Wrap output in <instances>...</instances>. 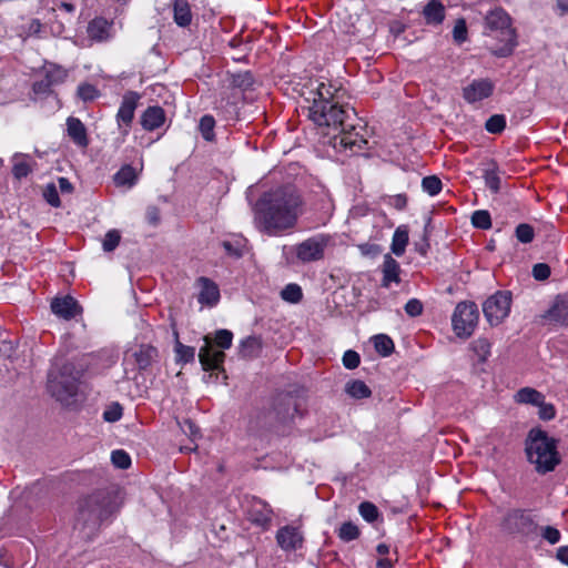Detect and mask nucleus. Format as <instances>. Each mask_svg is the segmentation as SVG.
I'll use <instances>...</instances> for the list:
<instances>
[{"label":"nucleus","mask_w":568,"mask_h":568,"mask_svg":"<svg viewBox=\"0 0 568 568\" xmlns=\"http://www.w3.org/2000/svg\"><path fill=\"white\" fill-rule=\"evenodd\" d=\"M214 341L222 349H229L232 346L233 334L229 329H219L215 332Z\"/></svg>","instance_id":"44"},{"label":"nucleus","mask_w":568,"mask_h":568,"mask_svg":"<svg viewBox=\"0 0 568 568\" xmlns=\"http://www.w3.org/2000/svg\"><path fill=\"white\" fill-rule=\"evenodd\" d=\"M359 514L368 523H373L378 517L377 507L368 501H364L359 505Z\"/></svg>","instance_id":"45"},{"label":"nucleus","mask_w":568,"mask_h":568,"mask_svg":"<svg viewBox=\"0 0 568 568\" xmlns=\"http://www.w3.org/2000/svg\"><path fill=\"white\" fill-rule=\"evenodd\" d=\"M471 223L475 227L488 230L491 226L490 215L484 210L476 211L473 213Z\"/></svg>","instance_id":"41"},{"label":"nucleus","mask_w":568,"mask_h":568,"mask_svg":"<svg viewBox=\"0 0 568 568\" xmlns=\"http://www.w3.org/2000/svg\"><path fill=\"white\" fill-rule=\"evenodd\" d=\"M335 246V236L328 233H316L290 248L292 263L308 264L325 257L326 251Z\"/></svg>","instance_id":"7"},{"label":"nucleus","mask_w":568,"mask_h":568,"mask_svg":"<svg viewBox=\"0 0 568 568\" xmlns=\"http://www.w3.org/2000/svg\"><path fill=\"white\" fill-rule=\"evenodd\" d=\"M136 181H138V172L131 165L122 166L114 174V183L118 186L132 187L136 183Z\"/></svg>","instance_id":"28"},{"label":"nucleus","mask_w":568,"mask_h":568,"mask_svg":"<svg viewBox=\"0 0 568 568\" xmlns=\"http://www.w3.org/2000/svg\"><path fill=\"white\" fill-rule=\"evenodd\" d=\"M277 546L285 552L297 551L304 546V532L300 526L285 525L277 529L275 536Z\"/></svg>","instance_id":"13"},{"label":"nucleus","mask_w":568,"mask_h":568,"mask_svg":"<svg viewBox=\"0 0 568 568\" xmlns=\"http://www.w3.org/2000/svg\"><path fill=\"white\" fill-rule=\"evenodd\" d=\"M408 244V230L405 225L398 226L392 239L390 251L396 256H402L405 253Z\"/></svg>","instance_id":"25"},{"label":"nucleus","mask_w":568,"mask_h":568,"mask_svg":"<svg viewBox=\"0 0 568 568\" xmlns=\"http://www.w3.org/2000/svg\"><path fill=\"white\" fill-rule=\"evenodd\" d=\"M453 37L456 42L462 43L467 38V27L463 19L457 20L453 30Z\"/></svg>","instance_id":"53"},{"label":"nucleus","mask_w":568,"mask_h":568,"mask_svg":"<svg viewBox=\"0 0 568 568\" xmlns=\"http://www.w3.org/2000/svg\"><path fill=\"white\" fill-rule=\"evenodd\" d=\"M532 275L538 281L547 280L550 275V267L545 263H538L532 267Z\"/></svg>","instance_id":"57"},{"label":"nucleus","mask_w":568,"mask_h":568,"mask_svg":"<svg viewBox=\"0 0 568 568\" xmlns=\"http://www.w3.org/2000/svg\"><path fill=\"white\" fill-rule=\"evenodd\" d=\"M281 297L288 303H298L303 297V292L300 285L291 283L282 290Z\"/></svg>","instance_id":"35"},{"label":"nucleus","mask_w":568,"mask_h":568,"mask_svg":"<svg viewBox=\"0 0 568 568\" xmlns=\"http://www.w3.org/2000/svg\"><path fill=\"white\" fill-rule=\"evenodd\" d=\"M381 271L383 274L382 277V286L385 288H389L392 284L400 283V265L399 263L390 255L385 254L384 261L381 266Z\"/></svg>","instance_id":"20"},{"label":"nucleus","mask_w":568,"mask_h":568,"mask_svg":"<svg viewBox=\"0 0 568 568\" xmlns=\"http://www.w3.org/2000/svg\"><path fill=\"white\" fill-rule=\"evenodd\" d=\"M485 33L499 38L503 45L496 53L500 57L510 54L517 44L516 32L511 27V18L503 8H496L487 13L485 17Z\"/></svg>","instance_id":"5"},{"label":"nucleus","mask_w":568,"mask_h":568,"mask_svg":"<svg viewBox=\"0 0 568 568\" xmlns=\"http://www.w3.org/2000/svg\"><path fill=\"white\" fill-rule=\"evenodd\" d=\"M111 460L113 465L120 469H126L131 465V458L129 454L122 449L112 452Z\"/></svg>","instance_id":"43"},{"label":"nucleus","mask_w":568,"mask_h":568,"mask_svg":"<svg viewBox=\"0 0 568 568\" xmlns=\"http://www.w3.org/2000/svg\"><path fill=\"white\" fill-rule=\"evenodd\" d=\"M225 354L223 351H215L209 336L204 337V345L200 348L199 359L203 369H219L224 362Z\"/></svg>","instance_id":"18"},{"label":"nucleus","mask_w":568,"mask_h":568,"mask_svg":"<svg viewBox=\"0 0 568 568\" xmlns=\"http://www.w3.org/2000/svg\"><path fill=\"white\" fill-rule=\"evenodd\" d=\"M335 91L329 83L317 82L315 97L310 106V119L318 126L336 129L343 125L353 113L352 108H345L335 98Z\"/></svg>","instance_id":"2"},{"label":"nucleus","mask_w":568,"mask_h":568,"mask_svg":"<svg viewBox=\"0 0 568 568\" xmlns=\"http://www.w3.org/2000/svg\"><path fill=\"white\" fill-rule=\"evenodd\" d=\"M43 72L48 83L52 85L63 82L68 75L67 70L55 64L44 67Z\"/></svg>","instance_id":"32"},{"label":"nucleus","mask_w":568,"mask_h":568,"mask_svg":"<svg viewBox=\"0 0 568 568\" xmlns=\"http://www.w3.org/2000/svg\"><path fill=\"white\" fill-rule=\"evenodd\" d=\"M165 120V114L160 106L148 108L141 116V125L148 131H153L160 128Z\"/></svg>","instance_id":"22"},{"label":"nucleus","mask_w":568,"mask_h":568,"mask_svg":"<svg viewBox=\"0 0 568 568\" xmlns=\"http://www.w3.org/2000/svg\"><path fill=\"white\" fill-rule=\"evenodd\" d=\"M361 358L355 351H346L343 355V365L348 369H354L359 365Z\"/></svg>","instance_id":"52"},{"label":"nucleus","mask_w":568,"mask_h":568,"mask_svg":"<svg viewBox=\"0 0 568 568\" xmlns=\"http://www.w3.org/2000/svg\"><path fill=\"white\" fill-rule=\"evenodd\" d=\"M180 427L181 430L191 439L193 444L200 437V429L190 419H185L182 423H180Z\"/></svg>","instance_id":"50"},{"label":"nucleus","mask_w":568,"mask_h":568,"mask_svg":"<svg viewBox=\"0 0 568 568\" xmlns=\"http://www.w3.org/2000/svg\"><path fill=\"white\" fill-rule=\"evenodd\" d=\"M121 416H122V408L119 404H113V405L109 406L103 413V418L110 423L119 420L121 418Z\"/></svg>","instance_id":"54"},{"label":"nucleus","mask_w":568,"mask_h":568,"mask_svg":"<svg viewBox=\"0 0 568 568\" xmlns=\"http://www.w3.org/2000/svg\"><path fill=\"white\" fill-rule=\"evenodd\" d=\"M506 128V118L503 114L491 115L485 123V129L493 134L503 132Z\"/></svg>","instance_id":"37"},{"label":"nucleus","mask_w":568,"mask_h":568,"mask_svg":"<svg viewBox=\"0 0 568 568\" xmlns=\"http://www.w3.org/2000/svg\"><path fill=\"white\" fill-rule=\"evenodd\" d=\"M262 351V342L255 336H248L240 344V355L244 358H254L260 355Z\"/></svg>","instance_id":"26"},{"label":"nucleus","mask_w":568,"mask_h":568,"mask_svg":"<svg viewBox=\"0 0 568 568\" xmlns=\"http://www.w3.org/2000/svg\"><path fill=\"white\" fill-rule=\"evenodd\" d=\"M442 181L435 175L426 176L422 181L423 190L432 196L442 191Z\"/></svg>","instance_id":"40"},{"label":"nucleus","mask_w":568,"mask_h":568,"mask_svg":"<svg viewBox=\"0 0 568 568\" xmlns=\"http://www.w3.org/2000/svg\"><path fill=\"white\" fill-rule=\"evenodd\" d=\"M52 313L63 320L74 318L81 312L78 302L71 296L55 297L51 302Z\"/></svg>","instance_id":"19"},{"label":"nucleus","mask_w":568,"mask_h":568,"mask_svg":"<svg viewBox=\"0 0 568 568\" xmlns=\"http://www.w3.org/2000/svg\"><path fill=\"white\" fill-rule=\"evenodd\" d=\"M478 317V308L474 302L458 303L452 316L455 334L460 338H468L477 326Z\"/></svg>","instance_id":"8"},{"label":"nucleus","mask_w":568,"mask_h":568,"mask_svg":"<svg viewBox=\"0 0 568 568\" xmlns=\"http://www.w3.org/2000/svg\"><path fill=\"white\" fill-rule=\"evenodd\" d=\"M231 83L234 87L246 89L252 85L253 78L247 71L232 74Z\"/></svg>","instance_id":"49"},{"label":"nucleus","mask_w":568,"mask_h":568,"mask_svg":"<svg viewBox=\"0 0 568 568\" xmlns=\"http://www.w3.org/2000/svg\"><path fill=\"white\" fill-rule=\"evenodd\" d=\"M485 185L493 192L498 193L501 186L499 170L495 163L484 171Z\"/></svg>","instance_id":"31"},{"label":"nucleus","mask_w":568,"mask_h":568,"mask_svg":"<svg viewBox=\"0 0 568 568\" xmlns=\"http://www.w3.org/2000/svg\"><path fill=\"white\" fill-rule=\"evenodd\" d=\"M355 115V112L345 120L343 125H339L336 129H332L333 131H337L338 134H335L333 138L334 148L351 151L352 153H357L363 150L367 144V141L359 135L357 132H354V125L349 123L352 116Z\"/></svg>","instance_id":"11"},{"label":"nucleus","mask_w":568,"mask_h":568,"mask_svg":"<svg viewBox=\"0 0 568 568\" xmlns=\"http://www.w3.org/2000/svg\"><path fill=\"white\" fill-rule=\"evenodd\" d=\"M79 372L73 364L55 361L48 374V389L61 403H67L78 390Z\"/></svg>","instance_id":"4"},{"label":"nucleus","mask_w":568,"mask_h":568,"mask_svg":"<svg viewBox=\"0 0 568 568\" xmlns=\"http://www.w3.org/2000/svg\"><path fill=\"white\" fill-rule=\"evenodd\" d=\"M345 392L347 395L356 399L367 398L372 394L369 387L359 379H354L346 383Z\"/></svg>","instance_id":"30"},{"label":"nucleus","mask_w":568,"mask_h":568,"mask_svg":"<svg viewBox=\"0 0 568 568\" xmlns=\"http://www.w3.org/2000/svg\"><path fill=\"white\" fill-rule=\"evenodd\" d=\"M174 22L180 27H187L192 21V12L187 0H173Z\"/></svg>","instance_id":"24"},{"label":"nucleus","mask_w":568,"mask_h":568,"mask_svg":"<svg viewBox=\"0 0 568 568\" xmlns=\"http://www.w3.org/2000/svg\"><path fill=\"white\" fill-rule=\"evenodd\" d=\"M503 529L510 535L530 537L537 534L538 524L535 517L526 510H510L503 520Z\"/></svg>","instance_id":"10"},{"label":"nucleus","mask_w":568,"mask_h":568,"mask_svg":"<svg viewBox=\"0 0 568 568\" xmlns=\"http://www.w3.org/2000/svg\"><path fill=\"white\" fill-rule=\"evenodd\" d=\"M304 212V201L292 185L265 192L256 203L254 223L270 235L277 236L295 227Z\"/></svg>","instance_id":"1"},{"label":"nucleus","mask_w":568,"mask_h":568,"mask_svg":"<svg viewBox=\"0 0 568 568\" xmlns=\"http://www.w3.org/2000/svg\"><path fill=\"white\" fill-rule=\"evenodd\" d=\"M445 8L443 3L437 0H429L424 8V17L428 23H440L445 17Z\"/></svg>","instance_id":"27"},{"label":"nucleus","mask_w":568,"mask_h":568,"mask_svg":"<svg viewBox=\"0 0 568 568\" xmlns=\"http://www.w3.org/2000/svg\"><path fill=\"white\" fill-rule=\"evenodd\" d=\"M556 10L559 16L568 14V0H556Z\"/></svg>","instance_id":"64"},{"label":"nucleus","mask_w":568,"mask_h":568,"mask_svg":"<svg viewBox=\"0 0 568 568\" xmlns=\"http://www.w3.org/2000/svg\"><path fill=\"white\" fill-rule=\"evenodd\" d=\"M539 407V417L545 420H550L555 417V407L551 404L545 403V399L542 400V404L538 405Z\"/></svg>","instance_id":"59"},{"label":"nucleus","mask_w":568,"mask_h":568,"mask_svg":"<svg viewBox=\"0 0 568 568\" xmlns=\"http://www.w3.org/2000/svg\"><path fill=\"white\" fill-rule=\"evenodd\" d=\"M59 189L62 193H71L73 190V186L71 182L67 178H59L58 179Z\"/></svg>","instance_id":"62"},{"label":"nucleus","mask_w":568,"mask_h":568,"mask_svg":"<svg viewBox=\"0 0 568 568\" xmlns=\"http://www.w3.org/2000/svg\"><path fill=\"white\" fill-rule=\"evenodd\" d=\"M541 537L550 545H556L560 540V531L552 526H545L540 528Z\"/></svg>","instance_id":"51"},{"label":"nucleus","mask_w":568,"mask_h":568,"mask_svg":"<svg viewBox=\"0 0 568 568\" xmlns=\"http://www.w3.org/2000/svg\"><path fill=\"white\" fill-rule=\"evenodd\" d=\"M105 22L103 20H94L89 26V33L92 37H100L98 31H102Z\"/></svg>","instance_id":"61"},{"label":"nucleus","mask_w":568,"mask_h":568,"mask_svg":"<svg viewBox=\"0 0 568 568\" xmlns=\"http://www.w3.org/2000/svg\"><path fill=\"white\" fill-rule=\"evenodd\" d=\"M214 125H215V121H214V118L211 116V115H204L200 120L199 129L201 131L202 136L206 141H212L213 140V138H214V131H213L214 130Z\"/></svg>","instance_id":"39"},{"label":"nucleus","mask_w":568,"mask_h":568,"mask_svg":"<svg viewBox=\"0 0 568 568\" xmlns=\"http://www.w3.org/2000/svg\"><path fill=\"white\" fill-rule=\"evenodd\" d=\"M374 346L382 356H388L394 349L393 341L384 334L374 336Z\"/></svg>","instance_id":"36"},{"label":"nucleus","mask_w":568,"mask_h":568,"mask_svg":"<svg viewBox=\"0 0 568 568\" xmlns=\"http://www.w3.org/2000/svg\"><path fill=\"white\" fill-rule=\"evenodd\" d=\"M515 399L518 403L538 406L539 404H542L545 396L534 388L524 387L516 393Z\"/></svg>","instance_id":"29"},{"label":"nucleus","mask_w":568,"mask_h":568,"mask_svg":"<svg viewBox=\"0 0 568 568\" xmlns=\"http://www.w3.org/2000/svg\"><path fill=\"white\" fill-rule=\"evenodd\" d=\"M52 84L48 83L45 77L42 80L36 81L33 84V91L37 94H43L50 91Z\"/></svg>","instance_id":"60"},{"label":"nucleus","mask_w":568,"mask_h":568,"mask_svg":"<svg viewBox=\"0 0 568 568\" xmlns=\"http://www.w3.org/2000/svg\"><path fill=\"white\" fill-rule=\"evenodd\" d=\"M110 515L111 509L106 497L95 494L80 501L75 526H80L83 530L88 528L87 536H90Z\"/></svg>","instance_id":"6"},{"label":"nucleus","mask_w":568,"mask_h":568,"mask_svg":"<svg viewBox=\"0 0 568 568\" xmlns=\"http://www.w3.org/2000/svg\"><path fill=\"white\" fill-rule=\"evenodd\" d=\"M121 235L116 230H110L104 235L102 246L105 252H112L120 243Z\"/></svg>","instance_id":"42"},{"label":"nucleus","mask_w":568,"mask_h":568,"mask_svg":"<svg viewBox=\"0 0 568 568\" xmlns=\"http://www.w3.org/2000/svg\"><path fill=\"white\" fill-rule=\"evenodd\" d=\"M526 454L540 474L552 471L560 463L557 440L540 429H531L526 440Z\"/></svg>","instance_id":"3"},{"label":"nucleus","mask_w":568,"mask_h":568,"mask_svg":"<svg viewBox=\"0 0 568 568\" xmlns=\"http://www.w3.org/2000/svg\"><path fill=\"white\" fill-rule=\"evenodd\" d=\"M542 317L554 323L565 324L568 320V298H556L554 305L544 314Z\"/></svg>","instance_id":"23"},{"label":"nucleus","mask_w":568,"mask_h":568,"mask_svg":"<svg viewBox=\"0 0 568 568\" xmlns=\"http://www.w3.org/2000/svg\"><path fill=\"white\" fill-rule=\"evenodd\" d=\"M534 235V229L529 224L521 223L516 227V237L521 243H530Z\"/></svg>","instance_id":"46"},{"label":"nucleus","mask_w":568,"mask_h":568,"mask_svg":"<svg viewBox=\"0 0 568 568\" xmlns=\"http://www.w3.org/2000/svg\"><path fill=\"white\" fill-rule=\"evenodd\" d=\"M195 287L197 290V302L207 307L215 306L220 301V290L219 286L207 277H199L195 282Z\"/></svg>","instance_id":"14"},{"label":"nucleus","mask_w":568,"mask_h":568,"mask_svg":"<svg viewBox=\"0 0 568 568\" xmlns=\"http://www.w3.org/2000/svg\"><path fill=\"white\" fill-rule=\"evenodd\" d=\"M557 559L568 566V546H561L557 549Z\"/></svg>","instance_id":"63"},{"label":"nucleus","mask_w":568,"mask_h":568,"mask_svg":"<svg viewBox=\"0 0 568 568\" xmlns=\"http://www.w3.org/2000/svg\"><path fill=\"white\" fill-rule=\"evenodd\" d=\"M511 293L498 291L489 296L483 304V312L491 326L501 324L509 315L511 307Z\"/></svg>","instance_id":"9"},{"label":"nucleus","mask_w":568,"mask_h":568,"mask_svg":"<svg viewBox=\"0 0 568 568\" xmlns=\"http://www.w3.org/2000/svg\"><path fill=\"white\" fill-rule=\"evenodd\" d=\"M247 515L253 524L267 529L272 521L273 510L264 500L253 498L250 503Z\"/></svg>","instance_id":"17"},{"label":"nucleus","mask_w":568,"mask_h":568,"mask_svg":"<svg viewBox=\"0 0 568 568\" xmlns=\"http://www.w3.org/2000/svg\"><path fill=\"white\" fill-rule=\"evenodd\" d=\"M473 349L479 359L485 361L490 355V343L486 338H478L473 343Z\"/></svg>","instance_id":"47"},{"label":"nucleus","mask_w":568,"mask_h":568,"mask_svg":"<svg viewBox=\"0 0 568 568\" xmlns=\"http://www.w3.org/2000/svg\"><path fill=\"white\" fill-rule=\"evenodd\" d=\"M43 197L53 207H59L61 202L58 194V189L53 183L47 184L43 189Z\"/></svg>","instance_id":"48"},{"label":"nucleus","mask_w":568,"mask_h":568,"mask_svg":"<svg viewBox=\"0 0 568 568\" xmlns=\"http://www.w3.org/2000/svg\"><path fill=\"white\" fill-rule=\"evenodd\" d=\"M159 357L158 349L149 344H141L130 347L123 358L125 372L129 367L138 371L148 369Z\"/></svg>","instance_id":"12"},{"label":"nucleus","mask_w":568,"mask_h":568,"mask_svg":"<svg viewBox=\"0 0 568 568\" xmlns=\"http://www.w3.org/2000/svg\"><path fill=\"white\" fill-rule=\"evenodd\" d=\"M139 95L134 92L126 93L121 102V105L116 113V121L119 128L124 134H128L130 124L134 118V111L138 105Z\"/></svg>","instance_id":"16"},{"label":"nucleus","mask_w":568,"mask_h":568,"mask_svg":"<svg viewBox=\"0 0 568 568\" xmlns=\"http://www.w3.org/2000/svg\"><path fill=\"white\" fill-rule=\"evenodd\" d=\"M284 405L286 406L285 412H278L280 418L282 420L291 419L294 417V415L297 413V408L295 405V402L292 398H286L284 402Z\"/></svg>","instance_id":"58"},{"label":"nucleus","mask_w":568,"mask_h":568,"mask_svg":"<svg viewBox=\"0 0 568 568\" xmlns=\"http://www.w3.org/2000/svg\"><path fill=\"white\" fill-rule=\"evenodd\" d=\"M405 312L407 315L415 317L423 313V304L417 298H412L405 304Z\"/></svg>","instance_id":"55"},{"label":"nucleus","mask_w":568,"mask_h":568,"mask_svg":"<svg viewBox=\"0 0 568 568\" xmlns=\"http://www.w3.org/2000/svg\"><path fill=\"white\" fill-rule=\"evenodd\" d=\"M337 535L343 541H352L359 536V530L355 524L347 521L339 527Z\"/></svg>","instance_id":"38"},{"label":"nucleus","mask_w":568,"mask_h":568,"mask_svg":"<svg viewBox=\"0 0 568 568\" xmlns=\"http://www.w3.org/2000/svg\"><path fill=\"white\" fill-rule=\"evenodd\" d=\"M175 359L178 363H190L194 361L195 357V348L191 346H186L182 344L180 341H176L175 346Z\"/></svg>","instance_id":"34"},{"label":"nucleus","mask_w":568,"mask_h":568,"mask_svg":"<svg viewBox=\"0 0 568 568\" xmlns=\"http://www.w3.org/2000/svg\"><path fill=\"white\" fill-rule=\"evenodd\" d=\"M12 161V173L17 179L26 178L30 173L31 169L26 155L16 154Z\"/></svg>","instance_id":"33"},{"label":"nucleus","mask_w":568,"mask_h":568,"mask_svg":"<svg viewBox=\"0 0 568 568\" xmlns=\"http://www.w3.org/2000/svg\"><path fill=\"white\" fill-rule=\"evenodd\" d=\"M78 94L83 101H90L97 97V90L91 84H81L78 88Z\"/></svg>","instance_id":"56"},{"label":"nucleus","mask_w":568,"mask_h":568,"mask_svg":"<svg viewBox=\"0 0 568 568\" xmlns=\"http://www.w3.org/2000/svg\"><path fill=\"white\" fill-rule=\"evenodd\" d=\"M67 131L69 138L80 148L89 145V139L84 124L78 119L70 116L67 120Z\"/></svg>","instance_id":"21"},{"label":"nucleus","mask_w":568,"mask_h":568,"mask_svg":"<svg viewBox=\"0 0 568 568\" xmlns=\"http://www.w3.org/2000/svg\"><path fill=\"white\" fill-rule=\"evenodd\" d=\"M494 91V83L488 79H477L463 89V98L468 103H476L489 98Z\"/></svg>","instance_id":"15"}]
</instances>
